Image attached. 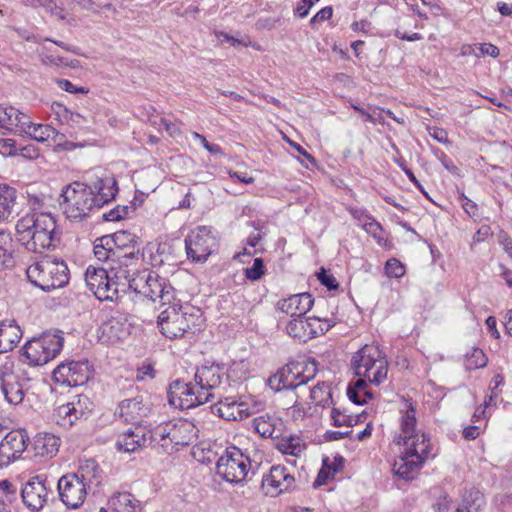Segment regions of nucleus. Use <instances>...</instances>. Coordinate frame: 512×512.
Returning a JSON list of instances; mask_svg holds the SVG:
<instances>
[{
  "instance_id": "1",
  "label": "nucleus",
  "mask_w": 512,
  "mask_h": 512,
  "mask_svg": "<svg viewBox=\"0 0 512 512\" xmlns=\"http://www.w3.org/2000/svg\"><path fill=\"white\" fill-rule=\"evenodd\" d=\"M18 241L26 250L42 254L54 249L60 241L55 218L50 213H32L16 224Z\"/></svg>"
},
{
  "instance_id": "2",
  "label": "nucleus",
  "mask_w": 512,
  "mask_h": 512,
  "mask_svg": "<svg viewBox=\"0 0 512 512\" xmlns=\"http://www.w3.org/2000/svg\"><path fill=\"white\" fill-rule=\"evenodd\" d=\"M203 321L199 309L194 307L183 308L179 301L169 304L158 316L160 331L169 339L181 338L186 333L194 334L196 331H200Z\"/></svg>"
},
{
  "instance_id": "3",
  "label": "nucleus",
  "mask_w": 512,
  "mask_h": 512,
  "mask_svg": "<svg viewBox=\"0 0 512 512\" xmlns=\"http://www.w3.org/2000/svg\"><path fill=\"white\" fill-rule=\"evenodd\" d=\"M351 366L358 377L370 383L380 385L388 374V361L382 350L376 345H364L351 359Z\"/></svg>"
},
{
  "instance_id": "4",
  "label": "nucleus",
  "mask_w": 512,
  "mask_h": 512,
  "mask_svg": "<svg viewBox=\"0 0 512 512\" xmlns=\"http://www.w3.org/2000/svg\"><path fill=\"white\" fill-rule=\"evenodd\" d=\"M28 280L45 292L62 288L69 282V269L62 260L44 258L26 269Z\"/></svg>"
},
{
  "instance_id": "5",
  "label": "nucleus",
  "mask_w": 512,
  "mask_h": 512,
  "mask_svg": "<svg viewBox=\"0 0 512 512\" xmlns=\"http://www.w3.org/2000/svg\"><path fill=\"white\" fill-rule=\"evenodd\" d=\"M60 196L63 198V213L73 221L82 220L98 208L93 188L79 181L66 185Z\"/></svg>"
},
{
  "instance_id": "6",
  "label": "nucleus",
  "mask_w": 512,
  "mask_h": 512,
  "mask_svg": "<svg viewBox=\"0 0 512 512\" xmlns=\"http://www.w3.org/2000/svg\"><path fill=\"white\" fill-rule=\"evenodd\" d=\"M63 344L64 338L61 331L45 332L24 345L23 355L29 365L41 366L54 359L63 349Z\"/></svg>"
},
{
  "instance_id": "7",
  "label": "nucleus",
  "mask_w": 512,
  "mask_h": 512,
  "mask_svg": "<svg viewBox=\"0 0 512 512\" xmlns=\"http://www.w3.org/2000/svg\"><path fill=\"white\" fill-rule=\"evenodd\" d=\"M218 239L211 227L198 226L185 238L187 258L194 263H203L217 249Z\"/></svg>"
},
{
  "instance_id": "8",
  "label": "nucleus",
  "mask_w": 512,
  "mask_h": 512,
  "mask_svg": "<svg viewBox=\"0 0 512 512\" xmlns=\"http://www.w3.org/2000/svg\"><path fill=\"white\" fill-rule=\"evenodd\" d=\"M250 461L239 448L228 447L216 463L217 474L225 481L239 483L248 475Z\"/></svg>"
},
{
  "instance_id": "9",
  "label": "nucleus",
  "mask_w": 512,
  "mask_h": 512,
  "mask_svg": "<svg viewBox=\"0 0 512 512\" xmlns=\"http://www.w3.org/2000/svg\"><path fill=\"white\" fill-rule=\"evenodd\" d=\"M167 394L169 404L182 410L195 408L208 402V397L194 386V381L174 380L170 383Z\"/></svg>"
},
{
  "instance_id": "10",
  "label": "nucleus",
  "mask_w": 512,
  "mask_h": 512,
  "mask_svg": "<svg viewBox=\"0 0 512 512\" xmlns=\"http://www.w3.org/2000/svg\"><path fill=\"white\" fill-rule=\"evenodd\" d=\"M84 468L81 474L68 473L63 475L57 483L60 500L71 509L80 507L87 495Z\"/></svg>"
},
{
  "instance_id": "11",
  "label": "nucleus",
  "mask_w": 512,
  "mask_h": 512,
  "mask_svg": "<svg viewBox=\"0 0 512 512\" xmlns=\"http://www.w3.org/2000/svg\"><path fill=\"white\" fill-rule=\"evenodd\" d=\"M52 493V487L45 475L30 477L20 490L23 504L32 512L41 510Z\"/></svg>"
},
{
  "instance_id": "12",
  "label": "nucleus",
  "mask_w": 512,
  "mask_h": 512,
  "mask_svg": "<svg viewBox=\"0 0 512 512\" xmlns=\"http://www.w3.org/2000/svg\"><path fill=\"white\" fill-rule=\"evenodd\" d=\"M92 371L87 359L80 361H66L60 363L53 371V379L56 383L76 387L87 383Z\"/></svg>"
},
{
  "instance_id": "13",
  "label": "nucleus",
  "mask_w": 512,
  "mask_h": 512,
  "mask_svg": "<svg viewBox=\"0 0 512 512\" xmlns=\"http://www.w3.org/2000/svg\"><path fill=\"white\" fill-rule=\"evenodd\" d=\"M29 436L25 429L8 432L0 442V468L18 460L27 449Z\"/></svg>"
},
{
  "instance_id": "14",
  "label": "nucleus",
  "mask_w": 512,
  "mask_h": 512,
  "mask_svg": "<svg viewBox=\"0 0 512 512\" xmlns=\"http://www.w3.org/2000/svg\"><path fill=\"white\" fill-rule=\"evenodd\" d=\"M93 408L90 398L80 394L75 395L68 403L58 406L55 415L63 421L62 425L72 426L80 419H87Z\"/></svg>"
},
{
  "instance_id": "15",
  "label": "nucleus",
  "mask_w": 512,
  "mask_h": 512,
  "mask_svg": "<svg viewBox=\"0 0 512 512\" xmlns=\"http://www.w3.org/2000/svg\"><path fill=\"white\" fill-rule=\"evenodd\" d=\"M223 372L219 365L204 364L196 369L194 374V386L208 397V402L214 398L213 391L219 388L222 382Z\"/></svg>"
},
{
  "instance_id": "16",
  "label": "nucleus",
  "mask_w": 512,
  "mask_h": 512,
  "mask_svg": "<svg viewBox=\"0 0 512 512\" xmlns=\"http://www.w3.org/2000/svg\"><path fill=\"white\" fill-rule=\"evenodd\" d=\"M106 242V235L97 238L94 241V255L102 262H114L119 266L128 267L138 261V252L131 251L129 253H122L121 250L114 249L111 243Z\"/></svg>"
},
{
  "instance_id": "17",
  "label": "nucleus",
  "mask_w": 512,
  "mask_h": 512,
  "mask_svg": "<svg viewBox=\"0 0 512 512\" xmlns=\"http://www.w3.org/2000/svg\"><path fill=\"white\" fill-rule=\"evenodd\" d=\"M129 334V324L125 317L112 316L98 329V339L104 344H113L123 340Z\"/></svg>"
},
{
  "instance_id": "18",
  "label": "nucleus",
  "mask_w": 512,
  "mask_h": 512,
  "mask_svg": "<svg viewBox=\"0 0 512 512\" xmlns=\"http://www.w3.org/2000/svg\"><path fill=\"white\" fill-rule=\"evenodd\" d=\"M145 297L156 301L159 299L162 306L172 304L176 301L175 289L166 278L159 276L156 272H152L149 279Z\"/></svg>"
},
{
  "instance_id": "19",
  "label": "nucleus",
  "mask_w": 512,
  "mask_h": 512,
  "mask_svg": "<svg viewBox=\"0 0 512 512\" xmlns=\"http://www.w3.org/2000/svg\"><path fill=\"white\" fill-rule=\"evenodd\" d=\"M116 270L115 266H110V272L102 267L96 268L89 266L85 273V282L93 292L95 297L100 301H104V296L106 294V287L108 283H110V277L113 271Z\"/></svg>"
},
{
  "instance_id": "20",
  "label": "nucleus",
  "mask_w": 512,
  "mask_h": 512,
  "mask_svg": "<svg viewBox=\"0 0 512 512\" xmlns=\"http://www.w3.org/2000/svg\"><path fill=\"white\" fill-rule=\"evenodd\" d=\"M141 502L130 492H115L99 512H140Z\"/></svg>"
},
{
  "instance_id": "21",
  "label": "nucleus",
  "mask_w": 512,
  "mask_h": 512,
  "mask_svg": "<svg viewBox=\"0 0 512 512\" xmlns=\"http://www.w3.org/2000/svg\"><path fill=\"white\" fill-rule=\"evenodd\" d=\"M122 267L119 266V270L117 272L113 271L111 274L110 283L106 287L104 301L116 302L131 290L129 271L122 269Z\"/></svg>"
},
{
  "instance_id": "22",
  "label": "nucleus",
  "mask_w": 512,
  "mask_h": 512,
  "mask_svg": "<svg viewBox=\"0 0 512 512\" xmlns=\"http://www.w3.org/2000/svg\"><path fill=\"white\" fill-rule=\"evenodd\" d=\"M148 411L149 408L144 404L142 396L125 399L118 405L119 416L125 422L139 423Z\"/></svg>"
},
{
  "instance_id": "23",
  "label": "nucleus",
  "mask_w": 512,
  "mask_h": 512,
  "mask_svg": "<svg viewBox=\"0 0 512 512\" xmlns=\"http://www.w3.org/2000/svg\"><path fill=\"white\" fill-rule=\"evenodd\" d=\"M287 479L288 472L284 466H272L262 480V489L266 495L276 497L288 488V484H285Z\"/></svg>"
},
{
  "instance_id": "24",
  "label": "nucleus",
  "mask_w": 512,
  "mask_h": 512,
  "mask_svg": "<svg viewBox=\"0 0 512 512\" xmlns=\"http://www.w3.org/2000/svg\"><path fill=\"white\" fill-rule=\"evenodd\" d=\"M148 443L147 433L142 427L129 429L127 432L118 436L116 448L118 451L125 453H133L139 448L146 446Z\"/></svg>"
},
{
  "instance_id": "25",
  "label": "nucleus",
  "mask_w": 512,
  "mask_h": 512,
  "mask_svg": "<svg viewBox=\"0 0 512 512\" xmlns=\"http://www.w3.org/2000/svg\"><path fill=\"white\" fill-rule=\"evenodd\" d=\"M405 408L401 410L402 416L400 421V431L401 433L397 437L398 444H408V440H410L416 433V408L413 402L409 400H405Z\"/></svg>"
},
{
  "instance_id": "26",
  "label": "nucleus",
  "mask_w": 512,
  "mask_h": 512,
  "mask_svg": "<svg viewBox=\"0 0 512 512\" xmlns=\"http://www.w3.org/2000/svg\"><path fill=\"white\" fill-rule=\"evenodd\" d=\"M422 462L415 454H410L405 450L393 464V471L399 477L410 480L414 478V474L419 471L422 466Z\"/></svg>"
},
{
  "instance_id": "27",
  "label": "nucleus",
  "mask_w": 512,
  "mask_h": 512,
  "mask_svg": "<svg viewBox=\"0 0 512 512\" xmlns=\"http://www.w3.org/2000/svg\"><path fill=\"white\" fill-rule=\"evenodd\" d=\"M198 429L189 420L179 419L173 421L171 443L174 446H188L197 438Z\"/></svg>"
},
{
  "instance_id": "28",
  "label": "nucleus",
  "mask_w": 512,
  "mask_h": 512,
  "mask_svg": "<svg viewBox=\"0 0 512 512\" xmlns=\"http://www.w3.org/2000/svg\"><path fill=\"white\" fill-rule=\"evenodd\" d=\"M1 381V389L7 402L12 405L20 404L24 399L25 393L19 381V375L3 373Z\"/></svg>"
},
{
  "instance_id": "29",
  "label": "nucleus",
  "mask_w": 512,
  "mask_h": 512,
  "mask_svg": "<svg viewBox=\"0 0 512 512\" xmlns=\"http://www.w3.org/2000/svg\"><path fill=\"white\" fill-rule=\"evenodd\" d=\"M22 332L15 320L0 322V353L11 351L20 341Z\"/></svg>"
},
{
  "instance_id": "30",
  "label": "nucleus",
  "mask_w": 512,
  "mask_h": 512,
  "mask_svg": "<svg viewBox=\"0 0 512 512\" xmlns=\"http://www.w3.org/2000/svg\"><path fill=\"white\" fill-rule=\"evenodd\" d=\"M241 403L232 396L220 399L216 405L210 406L212 412L228 421H238L243 419V414L239 412Z\"/></svg>"
},
{
  "instance_id": "31",
  "label": "nucleus",
  "mask_w": 512,
  "mask_h": 512,
  "mask_svg": "<svg viewBox=\"0 0 512 512\" xmlns=\"http://www.w3.org/2000/svg\"><path fill=\"white\" fill-rule=\"evenodd\" d=\"M95 193L98 208L115 198L118 187L117 181L113 177H105L98 179L92 187Z\"/></svg>"
},
{
  "instance_id": "32",
  "label": "nucleus",
  "mask_w": 512,
  "mask_h": 512,
  "mask_svg": "<svg viewBox=\"0 0 512 512\" xmlns=\"http://www.w3.org/2000/svg\"><path fill=\"white\" fill-rule=\"evenodd\" d=\"M138 242V236L129 231L121 230L106 235L105 243H111L114 249L121 250L122 253H129L131 251H137L139 253V249H136Z\"/></svg>"
},
{
  "instance_id": "33",
  "label": "nucleus",
  "mask_w": 512,
  "mask_h": 512,
  "mask_svg": "<svg viewBox=\"0 0 512 512\" xmlns=\"http://www.w3.org/2000/svg\"><path fill=\"white\" fill-rule=\"evenodd\" d=\"M317 372L315 361L297 363L290 367V374L294 376L295 382L290 381V389H295L313 379Z\"/></svg>"
},
{
  "instance_id": "34",
  "label": "nucleus",
  "mask_w": 512,
  "mask_h": 512,
  "mask_svg": "<svg viewBox=\"0 0 512 512\" xmlns=\"http://www.w3.org/2000/svg\"><path fill=\"white\" fill-rule=\"evenodd\" d=\"M33 448L35 454L41 457H53L59 449V438L46 433L35 437Z\"/></svg>"
},
{
  "instance_id": "35",
  "label": "nucleus",
  "mask_w": 512,
  "mask_h": 512,
  "mask_svg": "<svg viewBox=\"0 0 512 512\" xmlns=\"http://www.w3.org/2000/svg\"><path fill=\"white\" fill-rule=\"evenodd\" d=\"M404 445L406 446L405 450L410 454L418 456L422 463H424L428 458L433 457L429 438L424 433L415 434L410 440H408V444Z\"/></svg>"
},
{
  "instance_id": "36",
  "label": "nucleus",
  "mask_w": 512,
  "mask_h": 512,
  "mask_svg": "<svg viewBox=\"0 0 512 512\" xmlns=\"http://www.w3.org/2000/svg\"><path fill=\"white\" fill-rule=\"evenodd\" d=\"M17 191L8 185H0V223L7 221L16 203Z\"/></svg>"
},
{
  "instance_id": "37",
  "label": "nucleus",
  "mask_w": 512,
  "mask_h": 512,
  "mask_svg": "<svg viewBox=\"0 0 512 512\" xmlns=\"http://www.w3.org/2000/svg\"><path fill=\"white\" fill-rule=\"evenodd\" d=\"M347 395L357 405H363L373 398L372 392L368 389L367 379L361 377L348 387Z\"/></svg>"
},
{
  "instance_id": "38",
  "label": "nucleus",
  "mask_w": 512,
  "mask_h": 512,
  "mask_svg": "<svg viewBox=\"0 0 512 512\" xmlns=\"http://www.w3.org/2000/svg\"><path fill=\"white\" fill-rule=\"evenodd\" d=\"M149 443L156 442L161 445L165 452L171 443L173 433V421L158 425L154 430L146 432Z\"/></svg>"
},
{
  "instance_id": "39",
  "label": "nucleus",
  "mask_w": 512,
  "mask_h": 512,
  "mask_svg": "<svg viewBox=\"0 0 512 512\" xmlns=\"http://www.w3.org/2000/svg\"><path fill=\"white\" fill-rule=\"evenodd\" d=\"M313 303L314 300L312 295L309 293L290 295V310H294V312L290 313V318L304 317V315L311 309Z\"/></svg>"
},
{
  "instance_id": "40",
  "label": "nucleus",
  "mask_w": 512,
  "mask_h": 512,
  "mask_svg": "<svg viewBox=\"0 0 512 512\" xmlns=\"http://www.w3.org/2000/svg\"><path fill=\"white\" fill-rule=\"evenodd\" d=\"M12 246V238L10 234L0 231V270H4L13 266V256L10 250Z\"/></svg>"
},
{
  "instance_id": "41",
  "label": "nucleus",
  "mask_w": 512,
  "mask_h": 512,
  "mask_svg": "<svg viewBox=\"0 0 512 512\" xmlns=\"http://www.w3.org/2000/svg\"><path fill=\"white\" fill-rule=\"evenodd\" d=\"M17 488L8 480L0 481V512H11L9 505L17 499Z\"/></svg>"
},
{
  "instance_id": "42",
  "label": "nucleus",
  "mask_w": 512,
  "mask_h": 512,
  "mask_svg": "<svg viewBox=\"0 0 512 512\" xmlns=\"http://www.w3.org/2000/svg\"><path fill=\"white\" fill-rule=\"evenodd\" d=\"M306 317H293L290 318V337L298 340L299 342H306L311 339Z\"/></svg>"
},
{
  "instance_id": "43",
  "label": "nucleus",
  "mask_w": 512,
  "mask_h": 512,
  "mask_svg": "<svg viewBox=\"0 0 512 512\" xmlns=\"http://www.w3.org/2000/svg\"><path fill=\"white\" fill-rule=\"evenodd\" d=\"M288 364L279 368L276 373L272 374L267 379V385L275 392L288 389V377L286 374V367Z\"/></svg>"
},
{
  "instance_id": "44",
  "label": "nucleus",
  "mask_w": 512,
  "mask_h": 512,
  "mask_svg": "<svg viewBox=\"0 0 512 512\" xmlns=\"http://www.w3.org/2000/svg\"><path fill=\"white\" fill-rule=\"evenodd\" d=\"M152 272L153 271L151 270L144 269L142 271H138L134 277H129L131 290H133L136 293L145 295Z\"/></svg>"
},
{
  "instance_id": "45",
  "label": "nucleus",
  "mask_w": 512,
  "mask_h": 512,
  "mask_svg": "<svg viewBox=\"0 0 512 512\" xmlns=\"http://www.w3.org/2000/svg\"><path fill=\"white\" fill-rule=\"evenodd\" d=\"M307 322L306 328L309 329L310 338L326 333L335 325V321L330 318H325V327H321V318L319 317H308Z\"/></svg>"
},
{
  "instance_id": "46",
  "label": "nucleus",
  "mask_w": 512,
  "mask_h": 512,
  "mask_svg": "<svg viewBox=\"0 0 512 512\" xmlns=\"http://www.w3.org/2000/svg\"><path fill=\"white\" fill-rule=\"evenodd\" d=\"M26 134L32 139L43 143L56 135L57 131L50 125L34 124Z\"/></svg>"
},
{
  "instance_id": "47",
  "label": "nucleus",
  "mask_w": 512,
  "mask_h": 512,
  "mask_svg": "<svg viewBox=\"0 0 512 512\" xmlns=\"http://www.w3.org/2000/svg\"><path fill=\"white\" fill-rule=\"evenodd\" d=\"M487 357L481 349H474L466 359V367L469 370L483 368L487 365Z\"/></svg>"
},
{
  "instance_id": "48",
  "label": "nucleus",
  "mask_w": 512,
  "mask_h": 512,
  "mask_svg": "<svg viewBox=\"0 0 512 512\" xmlns=\"http://www.w3.org/2000/svg\"><path fill=\"white\" fill-rule=\"evenodd\" d=\"M265 273V266L262 258H255L253 265L244 269L246 279L250 281L259 280Z\"/></svg>"
},
{
  "instance_id": "49",
  "label": "nucleus",
  "mask_w": 512,
  "mask_h": 512,
  "mask_svg": "<svg viewBox=\"0 0 512 512\" xmlns=\"http://www.w3.org/2000/svg\"><path fill=\"white\" fill-rule=\"evenodd\" d=\"M270 436L276 439L281 438V442L277 444V448L283 454H288V436L286 435V427H277L276 424H272Z\"/></svg>"
},
{
  "instance_id": "50",
  "label": "nucleus",
  "mask_w": 512,
  "mask_h": 512,
  "mask_svg": "<svg viewBox=\"0 0 512 512\" xmlns=\"http://www.w3.org/2000/svg\"><path fill=\"white\" fill-rule=\"evenodd\" d=\"M385 273L390 278H400L405 274V268L399 260L391 258L385 264Z\"/></svg>"
},
{
  "instance_id": "51",
  "label": "nucleus",
  "mask_w": 512,
  "mask_h": 512,
  "mask_svg": "<svg viewBox=\"0 0 512 512\" xmlns=\"http://www.w3.org/2000/svg\"><path fill=\"white\" fill-rule=\"evenodd\" d=\"M317 279L323 286L327 287L329 290H336L339 287L336 278L332 274H329L323 267L320 269L319 272H317Z\"/></svg>"
},
{
  "instance_id": "52",
  "label": "nucleus",
  "mask_w": 512,
  "mask_h": 512,
  "mask_svg": "<svg viewBox=\"0 0 512 512\" xmlns=\"http://www.w3.org/2000/svg\"><path fill=\"white\" fill-rule=\"evenodd\" d=\"M475 56L489 55L491 57H497L500 53L499 48L491 43H482L475 46L473 49Z\"/></svg>"
},
{
  "instance_id": "53",
  "label": "nucleus",
  "mask_w": 512,
  "mask_h": 512,
  "mask_svg": "<svg viewBox=\"0 0 512 512\" xmlns=\"http://www.w3.org/2000/svg\"><path fill=\"white\" fill-rule=\"evenodd\" d=\"M290 148L295 149L299 153V156L296 157V160L306 168L309 167L308 163H311L312 165L315 164V159L304 148L292 140H290Z\"/></svg>"
},
{
  "instance_id": "54",
  "label": "nucleus",
  "mask_w": 512,
  "mask_h": 512,
  "mask_svg": "<svg viewBox=\"0 0 512 512\" xmlns=\"http://www.w3.org/2000/svg\"><path fill=\"white\" fill-rule=\"evenodd\" d=\"M130 207L128 206H117L114 209H111L109 212L104 214V219L106 221H119L126 218L129 214Z\"/></svg>"
},
{
  "instance_id": "55",
  "label": "nucleus",
  "mask_w": 512,
  "mask_h": 512,
  "mask_svg": "<svg viewBox=\"0 0 512 512\" xmlns=\"http://www.w3.org/2000/svg\"><path fill=\"white\" fill-rule=\"evenodd\" d=\"M41 61L43 64H51L55 66L65 65L70 66L72 68H76L79 65V61L74 59L71 60L69 63L64 61L63 57H56L53 55H41Z\"/></svg>"
},
{
  "instance_id": "56",
  "label": "nucleus",
  "mask_w": 512,
  "mask_h": 512,
  "mask_svg": "<svg viewBox=\"0 0 512 512\" xmlns=\"http://www.w3.org/2000/svg\"><path fill=\"white\" fill-rule=\"evenodd\" d=\"M17 109L10 107L0 106V127H4L6 124L11 125L14 118H17Z\"/></svg>"
},
{
  "instance_id": "57",
  "label": "nucleus",
  "mask_w": 512,
  "mask_h": 512,
  "mask_svg": "<svg viewBox=\"0 0 512 512\" xmlns=\"http://www.w3.org/2000/svg\"><path fill=\"white\" fill-rule=\"evenodd\" d=\"M362 228L374 238L380 239L383 232L380 223H378L373 217L367 219L362 223Z\"/></svg>"
},
{
  "instance_id": "58",
  "label": "nucleus",
  "mask_w": 512,
  "mask_h": 512,
  "mask_svg": "<svg viewBox=\"0 0 512 512\" xmlns=\"http://www.w3.org/2000/svg\"><path fill=\"white\" fill-rule=\"evenodd\" d=\"M331 418L333 419V425L337 427L350 426L351 422L353 421L351 416L343 414L337 408L332 409Z\"/></svg>"
},
{
  "instance_id": "59",
  "label": "nucleus",
  "mask_w": 512,
  "mask_h": 512,
  "mask_svg": "<svg viewBox=\"0 0 512 512\" xmlns=\"http://www.w3.org/2000/svg\"><path fill=\"white\" fill-rule=\"evenodd\" d=\"M18 144L16 140L7 138L2 139L0 141V150L3 154H6L8 156H17L18 155Z\"/></svg>"
},
{
  "instance_id": "60",
  "label": "nucleus",
  "mask_w": 512,
  "mask_h": 512,
  "mask_svg": "<svg viewBox=\"0 0 512 512\" xmlns=\"http://www.w3.org/2000/svg\"><path fill=\"white\" fill-rule=\"evenodd\" d=\"M193 137L195 139H198L200 141V143L202 144V146L211 154L213 155H222L223 154V151H222V148L217 145V144H213V143H210L207 141L206 137L197 133V132H193Z\"/></svg>"
},
{
  "instance_id": "61",
  "label": "nucleus",
  "mask_w": 512,
  "mask_h": 512,
  "mask_svg": "<svg viewBox=\"0 0 512 512\" xmlns=\"http://www.w3.org/2000/svg\"><path fill=\"white\" fill-rule=\"evenodd\" d=\"M17 113H18L17 118L16 119L14 118V120H13L11 125H15V126L20 127L21 131L26 134L32 128L34 123H32L30 121V119H29V117L27 115H25L24 113L20 112L18 109H17Z\"/></svg>"
},
{
  "instance_id": "62",
  "label": "nucleus",
  "mask_w": 512,
  "mask_h": 512,
  "mask_svg": "<svg viewBox=\"0 0 512 512\" xmlns=\"http://www.w3.org/2000/svg\"><path fill=\"white\" fill-rule=\"evenodd\" d=\"M56 82L60 89L66 91L68 93H72V94L88 93L87 89H85L84 87H77L67 79H58Z\"/></svg>"
},
{
  "instance_id": "63",
  "label": "nucleus",
  "mask_w": 512,
  "mask_h": 512,
  "mask_svg": "<svg viewBox=\"0 0 512 512\" xmlns=\"http://www.w3.org/2000/svg\"><path fill=\"white\" fill-rule=\"evenodd\" d=\"M333 15V9L330 6L322 8L320 11H318L310 20L311 26H315L317 23L324 22L328 19H330Z\"/></svg>"
},
{
  "instance_id": "64",
  "label": "nucleus",
  "mask_w": 512,
  "mask_h": 512,
  "mask_svg": "<svg viewBox=\"0 0 512 512\" xmlns=\"http://www.w3.org/2000/svg\"><path fill=\"white\" fill-rule=\"evenodd\" d=\"M18 155L26 159H36L39 156L38 148L33 144L18 146Z\"/></svg>"
}]
</instances>
